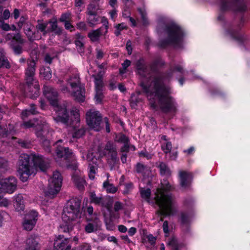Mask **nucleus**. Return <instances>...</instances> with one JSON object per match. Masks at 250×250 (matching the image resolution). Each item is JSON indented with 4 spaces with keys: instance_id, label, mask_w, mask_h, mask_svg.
<instances>
[{
    "instance_id": "obj_1",
    "label": "nucleus",
    "mask_w": 250,
    "mask_h": 250,
    "mask_svg": "<svg viewBox=\"0 0 250 250\" xmlns=\"http://www.w3.org/2000/svg\"><path fill=\"white\" fill-rule=\"evenodd\" d=\"M136 67L138 73L144 77L141 85L146 93L151 106L155 109L159 107L165 113H175L176 104L169 96V87L166 85L170 76L160 73L153 65L146 66L143 60L138 61Z\"/></svg>"
},
{
    "instance_id": "obj_2",
    "label": "nucleus",
    "mask_w": 250,
    "mask_h": 250,
    "mask_svg": "<svg viewBox=\"0 0 250 250\" xmlns=\"http://www.w3.org/2000/svg\"><path fill=\"white\" fill-rule=\"evenodd\" d=\"M43 93L45 97L50 104L54 107L56 116L54 119L56 122H61L64 124L78 123L80 122V113L76 107H73L71 111V116H69L66 104H58V93L57 91L49 86H45L43 88Z\"/></svg>"
},
{
    "instance_id": "obj_3",
    "label": "nucleus",
    "mask_w": 250,
    "mask_h": 250,
    "mask_svg": "<svg viewBox=\"0 0 250 250\" xmlns=\"http://www.w3.org/2000/svg\"><path fill=\"white\" fill-rule=\"evenodd\" d=\"M81 201L77 198H72L66 204L62 214V222L60 226L61 232H67L73 227L80 222L83 214L81 211Z\"/></svg>"
},
{
    "instance_id": "obj_4",
    "label": "nucleus",
    "mask_w": 250,
    "mask_h": 250,
    "mask_svg": "<svg viewBox=\"0 0 250 250\" xmlns=\"http://www.w3.org/2000/svg\"><path fill=\"white\" fill-rule=\"evenodd\" d=\"M170 189L171 186L168 183L166 186L163 184L162 188H158L155 193V200L160 208L158 212L161 216L173 215L176 211L174 199L168 191Z\"/></svg>"
},
{
    "instance_id": "obj_5",
    "label": "nucleus",
    "mask_w": 250,
    "mask_h": 250,
    "mask_svg": "<svg viewBox=\"0 0 250 250\" xmlns=\"http://www.w3.org/2000/svg\"><path fill=\"white\" fill-rule=\"evenodd\" d=\"M32 160L34 163L36 171H41L44 172L48 165L46 163L43 158L41 156L32 155L29 156L26 154L21 155L18 162V172H29V161Z\"/></svg>"
},
{
    "instance_id": "obj_6",
    "label": "nucleus",
    "mask_w": 250,
    "mask_h": 250,
    "mask_svg": "<svg viewBox=\"0 0 250 250\" xmlns=\"http://www.w3.org/2000/svg\"><path fill=\"white\" fill-rule=\"evenodd\" d=\"M67 85L70 87H63L62 91L64 93H69L80 102H83L85 100V88L81 83L79 75L75 73L70 77L67 80Z\"/></svg>"
},
{
    "instance_id": "obj_7",
    "label": "nucleus",
    "mask_w": 250,
    "mask_h": 250,
    "mask_svg": "<svg viewBox=\"0 0 250 250\" xmlns=\"http://www.w3.org/2000/svg\"><path fill=\"white\" fill-rule=\"evenodd\" d=\"M17 182L14 177L0 179V194L2 192L12 194L16 190ZM10 204V201L6 198L0 195V207H7Z\"/></svg>"
},
{
    "instance_id": "obj_8",
    "label": "nucleus",
    "mask_w": 250,
    "mask_h": 250,
    "mask_svg": "<svg viewBox=\"0 0 250 250\" xmlns=\"http://www.w3.org/2000/svg\"><path fill=\"white\" fill-rule=\"evenodd\" d=\"M48 182L45 194L48 197L54 198L60 191L62 186V177L61 173H52L49 175Z\"/></svg>"
},
{
    "instance_id": "obj_9",
    "label": "nucleus",
    "mask_w": 250,
    "mask_h": 250,
    "mask_svg": "<svg viewBox=\"0 0 250 250\" xmlns=\"http://www.w3.org/2000/svg\"><path fill=\"white\" fill-rule=\"evenodd\" d=\"M168 39L164 42H162L160 45L165 47L166 45L172 44L178 45L182 41L183 33L181 28L176 24L171 23L167 28Z\"/></svg>"
},
{
    "instance_id": "obj_10",
    "label": "nucleus",
    "mask_w": 250,
    "mask_h": 250,
    "mask_svg": "<svg viewBox=\"0 0 250 250\" xmlns=\"http://www.w3.org/2000/svg\"><path fill=\"white\" fill-rule=\"evenodd\" d=\"M102 117L98 111L90 109L86 112V121L88 126L95 131H99L101 129V123Z\"/></svg>"
},
{
    "instance_id": "obj_11",
    "label": "nucleus",
    "mask_w": 250,
    "mask_h": 250,
    "mask_svg": "<svg viewBox=\"0 0 250 250\" xmlns=\"http://www.w3.org/2000/svg\"><path fill=\"white\" fill-rule=\"evenodd\" d=\"M22 125L26 128L35 127L38 137L41 136L42 134V132L47 131L48 128L47 124L42 120H30L24 122Z\"/></svg>"
},
{
    "instance_id": "obj_12",
    "label": "nucleus",
    "mask_w": 250,
    "mask_h": 250,
    "mask_svg": "<svg viewBox=\"0 0 250 250\" xmlns=\"http://www.w3.org/2000/svg\"><path fill=\"white\" fill-rule=\"evenodd\" d=\"M115 146L113 143L111 142H107L104 148V151L98 149V153L100 157H103L105 156L107 154L108 155V157L110 158V160L108 159V163L111 165V162H113L114 164H116L118 162L117 157V152L114 149Z\"/></svg>"
},
{
    "instance_id": "obj_13",
    "label": "nucleus",
    "mask_w": 250,
    "mask_h": 250,
    "mask_svg": "<svg viewBox=\"0 0 250 250\" xmlns=\"http://www.w3.org/2000/svg\"><path fill=\"white\" fill-rule=\"evenodd\" d=\"M38 213L35 210H31L25 216L22 223L24 229L31 230L35 227L38 219Z\"/></svg>"
},
{
    "instance_id": "obj_14",
    "label": "nucleus",
    "mask_w": 250,
    "mask_h": 250,
    "mask_svg": "<svg viewBox=\"0 0 250 250\" xmlns=\"http://www.w3.org/2000/svg\"><path fill=\"white\" fill-rule=\"evenodd\" d=\"M25 93L26 96L31 99L37 98L40 94V86L38 82L35 81L31 83H26Z\"/></svg>"
},
{
    "instance_id": "obj_15",
    "label": "nucleus",
    "mask_w": 250,
    "mask_h": 250,
    "mask_svg": "<svg viewBox=\"0 0 250 250\" xmlns=\"http://www.w3.org/2000/svg\"><path fill=\"white\" fill-rule=\"evenodd\" d=\"M221 9L223 10L230 9L240 11L245 10V6L241 0H234L231 2L223 1L221 4Z\"/></svg>"
},
{
    "instance_id": "obj_16",
    "label": "nucleus",
    "mask_w": 250,
    "mask_h": 250,
    "mask_svg": "<svg viewBox=\"0 0 250 250\" xmlns=\"http://www.w3.org/2000/svg\"><path fill=\"white\" fill-rule=\"evenodd\" d=\"M160 142L161 143V148L163 151L166 154H170V159L175 160L177 156V152L176 151L171 153L172 149L171 143L169 141L167 137L165 135L161 136Z\"/></svg>"
},
{
    "instance_id": "obj_17",
    "label": "nucleus",
    "mask_w": 250,
    "mask_h": 250,
    "mask_svg": "<svg viewBox=\"0 0 250 250\" xmlns=\"http://www.w3.org/2000/svg\"><path fill=\"white\" fill-rule=\"evenodd\" d=\"M36 63L34 60H31L27 62V67L25 70V79L26 83H31L35 82L34 76L36 71Z\"/></svg>"
},
{
    "instance_id": "obj_18",
    "label": "nucleus",
    "mask_w": 250,
    "mask_h": 250,
    "mask_svg": "<svg viewBox=\"0 0 250 250\" xmlns=\"http://www.w3.org/2000/svg\"><path fill=\"white\" fill-rule=\"evenodd\" d=\"M54 250H70L71 246L68 245V239L59 235L54 241Z\"/></svg>"
},
{
    "instance_id": "obj_19",
    "label": "nucleus",
    "mask_w": 250,
    "mask_h": 250,
    "mask_svg": "<svg viewBox=\"0 0 250 250\" xmlns=\"http://www.w3.org/2000/svg\"><path fill=\"white\" fill-rule=\"evenodd\" d=\"M86 159L89 162V172H95L98 170V167H99V165H101V160L97 159L95 156H93V153L88 152L86 156Z\"/></svg>"
},
{
    "instance_id": "obj_20",
    "label": "nucleus",
    "mask_w": 250,
    "mask_h": 250,
    "mask_svg": "<svg viewBox=\"0 0 250 250\" xmlns=\"http://www.w3.org/2000/svg\"><path fill=\"white\" fill-rule=\"evenodd\" d=\"M62 142V140H59L56 143V145H57L55 150L56 156L58 158L64 157L66 159H68L71 156L72 157H73L74 156L73 153L71 151H69L68 147H63L57 145L59 142Z\"/></svg>"
},
{
    "instance_id": "obj_21",
    "label": "nucleus",
    "mask_w": 250,
    "mask_h": 250,
    "mask_svg": "<svg viewBox=\"0 0 250 250\" xmlns=\"http://www.w3.org/2000/svg\"><path fill=\"white\" fill-rule=\"evenodd\" d=\"M13 204L16 211H21L24 210L25 205L23 198L21 194H19L14 196Z\"/></svg>"
},
{
    "instance_id": "obj_22",
    "label": "nucleus",
    "mask_w": 250,
    "mask_h": 250,
    "mask_svg": "<svg viewBox=\"0 0 250 250\" xmlns=\"http://www.w3.org/2000/svg\"><path fill=\"white\" fill-rule=\"evenodd\" d=\"M90 198L92 203L105 207L108 210H110V205H105V199L101 196H97L94 192H91L90 193Z\"/></svg>"
},
{
    "instance_id": "obj_23",
    "label": "nucleus",
    "mask_w": 250,
    "mask_h": 250,
    "mask_svg": "<svg viewBox=\"0 0 250 250\" xmlns=\"http://www.w3.org/2000/svg\"><path fill=\"white\" fill-rule=\"evenodd\" d=\"M37 237L31 236L26 241L25 243V250H37L36 247L38 244Z\"/></svg>"
},
{
    "instance_id": "obj_24",
    "label": "nucleus",
    "mask_w": 250,
    "mask_h": 250,
    "mask_svg": "<svg viewBox=\"0 0 250 250\" xmlns=\"http://www.w3.org/2000/svg\"><path fill=\"white\" fill-rule=\"evenodd\" d=\"M180 184L181 187L186 188L188 187L191 180V177L189 173H180Z\"/></svg>"
},
{
    "instance_id": "obj_25",
    "label": "nucleus",
    "mask_w": 250,
    "mask_h": 250,
    "mask_svg": "<svg viewBox=\"0 0 250 250\" xmlns=\"http://www.w3.org/2000/svg\"><path fill=\"white\" fill-rule=\"evenodd\" d=\"M100 21V17L97 14L86 15V22L91 27H94Z\"/></svg>"
},
{
    "instance_id": "obj_26",
    "label": "nucleus",
    "mask_w": 250,
    "mask_h": 250,
    "mask_svg": "<svg viewBox=\"0 0 250 250\" xmlns=\"http://www.w3.org/2000/svg\"><path fill=\"white\" fill-rule=\"evenodd\" d=\"M104 74V72L100 71L97 75L94 76L95 78L94 83L95 86V90H103V82L102 77Z\"/></svg>"
},
{
    "instance_id": "obj_27",
    "label": "nucleus",
    "mask_w": 250,
    "mask_h": 250,
    "mask_svg": "<svg viewBox=\"0 0 250 250\" xmlns=\"http://www.w3.org/2000/svg\"><path fill=\"white\" fill-rule=\"evenodd\" d=\"M47 23L48 24H50V27L48 28L50 31L54 32L57 34H60L61 33L62 29L61 28L58 27L56 19H52Z\"/></svg>"
},
{
    "instance_id": "obj_28",
    "label": "nucleus",
    "mask_w": 250,
    "mask_h": 250,
    "mask_svg": "<svg viewBox=\"0 0 250 250\" xmlns=\"http://www.w3.org/2000/svg\"><path fill=\"white\" fill-rule=\"evenodd\" d=\"M167 245L171 247V250H182L184 248V245L179 244L177 240L173 237L168 242Z\"/></svg>"
},
{
    "instance_id": "obj_29",
    "label": "nucleus",
    "mask_w": 250,
    "mask_h": 250,
    "mask_svg": "<svg viewBox=\"0 0 250 250\" xmlns=\"http://www.w3.org/2000/svg\"><path fill=\"white\" fill-rule=\"evenodd\" d=\"M102 27L98 28L96 30H94L88 33V37L90 38V40L92 42L97 41L102 35L101 29Z\"/></svg>"
},
{
    "instance_id": "obj_30",
    "label": "nucleus",
    "mask_w": 250,
    "mask_h": 250,
    "mask_svg": "<svg viewBox=\"0 0 250 250\" xmlns=\"http://www.w3.org/2000/svg\"><path fill=\"white\" fill-rule=\"evenodd\" d=\"M72 179L75 185L80 190H82L83 188L85 183L83 178L74 174L72 176Z\"/></svg>"
},
{
    "instance_id": "obj_31",
    "label": "nucleus",
    "mask_w": 250,
    "mask_h": 250,
    "mask_svg": "<svg viewBox=\"0 0 250 250\" xmlns=\"http://www.w3.org/2000/svg\"><path fill=\"white\" fill-rule=\"evenodd\" d=\"M1 67H5L6 68H9L10 64L4 56V52L3 50L0 49V68Z\"/></svg>"
},
{
    "instance_id": "obj_32",
    "label": "nucleus",
    "mask_w": 250,
    "mask_h": 250,
    "mask_svg": "<svg viewBox=\"0 0 250 250\" xmlns=\"http://www.w3.org/2000/svg\"><path fill=\"white\" fill-rule=\"evenodd\" d=\"M99 9L98 6L93 2L89 3L87 7L86 15L97 14V11Z\"/></svg>"
},
{
    "instance_id": "obj_33",
    "label": "nucleus",
    "mask_w": 250,
    "mask_h": 250,
    "mask_svg": "<svg viewBox=\"0 0 250 250\" xmlns=\"http://www.w3.org/2000/svg\"><path fill=\"white\" fill-rule=\"evenodd\" d=\"M47 22H39L36 26L38 31L42 33L45 35L46 33L50 32V30L47 27Z\"/></svg>"
},
{
    "instance_id": "obj_34",
    "label": "nucleus",
    "mask_w": 250,
    "mask_h": 250,
    "mask_svg": "<svg viewBox=\"0 0 250 250\" xmlns=\"http://www.w3.org/2000/svg\"><path fill=\"white\" fill-rule=\"evenodd\" d=\"M30 107V110L26 109L22 112L21 118L23 120L25 119L31 114L34 115L37 114V111L36 110L35 105L34 104H31Z\"/></svg>"
},
{
    "instance_id": "obj_35",
    "label": "nucleus",
    "mask_w": 250,
    "mask_h": 250,
    "mask_svg": "<svg viewBox=\"0 0 250 250\" xmlns=\"http://www.w3.org/2000/svg\"><path fill=\"white\" fill-rule=\"evenodd\" d=\"M99 226L98 221L96 220L94 223H88L85 227V230L87 233H91L97 230Z\"/></svg>"
},
{
    "instance_id": "obj_36",
    "label": "nucleus",
    "mask_w": 250,
    "mask_h": 250,
    "mask_svg": "<svg viewBox=\"0 0 250 250\" xmlns=\"http://www.w3.org/2000/svg\"><path fill=\"white\" fill-rule=\"evenodd\" d=\"M40 75L44 79L49 80L51 78V73L49 67H42L40 69Z\"/></svg>"
},
{
    "instance_id": "obj_37",
    "label": "nucleus",
    "mask_w": 250,
    "mask_h": 250,
    "mask_svg": "<svg viewBox=\"0 0 250 250\" xmlns=\"http://www.w3.org/2000/svg\"><path fill=\"white\" fill-rule=\"evenodd\" d=\"M103 187L105 189L106 192L109 193H114L117 190V188L112 184H109L108 181L103 183Z\"/></svg>"
},
{
    "instance_id": "obj_38",
    "label": "nucleus",
    "mask_w": 250,
    "mask_h": 250,
    "mask_svg": "<svg viewBox=\"0 0 250 250\" xmlns=\"http://www.w3.org/2000/svg\"><path fill=\"white\" fill-rule=\"evenodd\" d=\"M140 191L141 197L148 202L151 195L150 189L149 188H141Z\"/></svg>"
},
{
    "instance_id": "obj_39",
    "label": "nucleus",
    "mask_w": 250,
    "mask_h": 250,
    "mask_svg": "<svg viewBox=\"0 0 250 250\" xmlns=\"http://www.w3.org/2000/svg\"><path fill=\"white\" fill-rule=\"evenodd\" d=\"M96 94L95 96V102L97 104H101L104 98V95L103 93V90H95Z\"/></svg>"
},
{
    "instance_id": "obj_40",
    "label": "nucleus",
    "mask_w": 250,
    "mask_h": 250,
    "mask_svg": "<svg viewBox=\"0 0 250 250\" xmlns=\"http://www.w3.org/2000/svg\"><path fill=\"white\" fill-rule=\"evenodd\" d=\"M8 218L9 215L6 212L3 210H0V227L3 226L4 223L6 222Z\"/></svg>"
},
{
    "instance_id": "obj_41",
    "label": "nucleus",
    "mask_w": 250,
    "mask_h": 250,
    "mask_svg": "<svg viewBox=\"0 0 250 250\" xmlns=\"http://www.w3.org/2000/svg\"><path fill=\"white\" fill-rule=\"evenodd\" d=\"M228 34L232 38H233L234 39L239 41V42H241L243 41V37L242 36V35L241 34H240L239 32H234V31H232V32H228Z\"/></svg>"
},
{
    "instance_id": "obj_42",
    "label": "nucleus",
    "mask_w": 250,
    "mask_h": 250,
    "mask_svg": "<svg viewBox=\"0 0 250 250\" xmlns=\"http://www.w3.org/2000/svg\"><path fill=\"white\" fill-rule=\"evenodd\" d=\"M33 26L32 25H27L24 29L25 33L30 40H34V33L33 31Z\"/></svg>"
},
{
    "instance_id": "obj_43",
    "label": "nucleus",
    "mask_w": 250,
    "mask_h": 250,
    "mask_svg": "<svg viewBox=\"0 0 250 250\" xmlns=\"http://www.w3.org/2000/svg\"><path fill=\"white\" fill-rule=\"evenodd\" d=\"M71 13L70 12H67L63 13L60 19V21L61 22H68L71 19Z\"/></svg>"
},
{
    "instance_id": "obj_44",
    "label": "nucleus",
    "mask_w": 250,
    "mask_h": 250,
    "mask_svg": "<svg viewBox=\"0 0 250 250\" xmlns=\"http://www.w3.org/2000/svg\"><path fill=\"white\" fill-rule=\"evenodd\" d=\"M2 9L0 8V19L4 21V20H7L10 18V12L9 10L5 9L2 12Z\"/></svg>"
},
{
    "instance_id": "obj_45",
    "label": "nucleus",
    "mask_w": 250,
    "mask_h": 250,
    "mask_svg": "<svg viewBox=\"0 0 250 250\" xmlns=\"http://www.w3.org/2000/svg\"><path fill=\"white\" fill-rule=\"evenodd\" d=\"M116 30L115 31V34L118 36L120 35L121 31L125 29H126V26L125 23H122L118 24L115 26Z\"/></svg>"
},
{
    "instance_id": "obj_46",
    "label": "nucleus",
    "mask_w": 250,
    "mask_h": 250,
    "mask_svg": "<svg viewBox=\"0 0 250 250\" xmlns=\"http://www.w3.org/2000/svg\"><path fill=\"white\" fill-rule=\"evenodd\" d=\"M130 61L126 60L122 64V68L120 69V73L121 74H124L126 71V68L130 65Z\"/></svg>"
},
{
    "instance_id": "obj_47",
    "label": "nucleus",
    "mask_w": 250,
    "mask_h": 250,
    "mask_svg": "<svg viewBox=\"0 0 250 250\" xmlns=\"http://www.w3.org/2000/svg\"><path fill=\"white\" fill-rule=\"evenodd\" d=\"M7 161L2 158H0V171L7 170Z\"/></svg>"
},
{
    "instance_id": "obj_48",
    "label": "nucleus",
    "mask_w": 250,
    "mask_h": 250,
    "mask_svg": "<svg viewBox=\"0 0 250 250\" xmlns=\"http://www.w3.org/2000/svg\"><path fill=\"white\" fill-rule=\"evenodd\" d=\"M33 173H19V178L22 182H25L27 181L29 177Z\"/></svg>"
},
{
    "instance_id": "obj_49",
    "label": "nucleus",
    "mask_w": 250,
    "mask_h": 250,
    "mask_svg": "<svg viewBox=\"0 0 250 250\" xmlns=\"http://www.w3.org/2000/svg\"><path fill=\"white\" fill-rule=\"evenodd\" d=\"M157 166L159 168L161 172H167L169 170V168L164 163L159 162L157 164Z\"/></svg>"
},
{
    "instance_id": "obj_50",
    "label": "nucleus",
    "mask_w": 250,
    "mask_h": 250,
    "mask_svg": "<svg viewBox=\"0 0 250 250\" xmlns=\"http://www.w3.org/2000/svg\"><path fill=\"white\" fill-rule=\"evenodd\" d=\"M76 27L77 29L81 31H86L87 30V26L84 21H80L76 24Z\"/></svg>"
},
{
    "instance_id": "obj_51",
    "label": "nucleus",
    "mask_w": 250,
    "mask_h": 250,
    "mask_svg": "<svg viewBox=\"0 0 250 250\" xmlns=\"http://www.w3.org/2000/svg\"><path fill=\"white\" fill-rule=\"evenodd\" d=\"M136 170L137 172H143L144 171L148 170L147 167L146 166H145L141 163H138L136 165Z\"/></svg>"
},
{
    "instance_id": "obj_52",
    "label": "nucleus",
    "mask_w": 250,
    "mask_h": 250,
    "mask_svg": "<svg viewBox=\"0 0 250 250\" xmlns=\"http://www.w3.org/2000/svg\"><path fill=\"white\" fill-rule=\"evenodd\" d=\"M0 28L5 31H9L11 29L10 25L4 22L3 21L0 19Z\"/></svg>"
},
{
    "instance_id": "obj_53",
    "label": "nucleus",
    "mask_w": 250,
    "mask_h": 250,
    "mask_svg": "<svg viewBox=\"0 0 250 250\" xmlns=\"http://www.w3.org/2000/svg\"><path fill=\"white\" fill-rule=\"evenodd\" d=\"M84 133V130L83 129H80L75 131L73 134V138H80L82 137Z\"/></svg>"
},
{
    "instance_id": "obj_54",
    "label": "nucleus",
    "mask_w": 250,
    "mask_h": 250,
    "mask_svg": "<svg viewBox=\"0 0 250 250\" xmlns=\"http://www.w3.org/2000/svg\"><path fill=\"white\" fill-rule=\"evenodd\" d=\"M75 44L76 45V47H77V49L78 50L79 52L80 53L83 52V43L81 41L78 40V41H76Z\"/></svg>"
},
{
    "instance_id": "obj_55",
    "label": "nucleus",
    "mask_w": 250,
    "mask_h": 250,
    "mask_svg": "<svg viewBox=\"0 0 250 250\" xmlns=\"http://www.w3.org/2000/svg\"><path fill=\"white\" fill-rule=\"evenodd\" d=\"M101 22L105 28V32L107 33L108 29V21L107 19L105 17H102L101 18Z\"/></svg>"
},
{
    "instance_id": "obj_56",
    "label": "nucleus",
    "mask_w": 250,
    "mask_h": 250,
    "mask_svg": "<svg viewBox=\"0 0 250 250\" xmlns=\"http://www.w3.org/2000/svg\"><path fill=\"white\" fill-rule=\"evenodd\" d=\"M13 41H16L18 43H21L23 42V40L22 39L21 35L19 33L14 34Z\"/></svg>"
},
{
    "instance_id": "obj_57",
    "label": "nucleus",
    "mask_w": 250,
    "mask_h": 250,
    "mask_svg": "<svg viewBox=\"0 0 250 250\" xmlns=\"http://www.w3.org/2000/svg\"><path fill=\"white\" fill-rule=\"evenodd\" d=\"M188 216L187 215V214H186L184 213H182L181 214V216H180L181 222L182 224H184V223L188 222Z\"/></svg>"
},
{
    "instance_id": "obj_58",
    "label": "nucleus",
    "mask_w": 250,
    "mask_h": 250,
    "mask_svg": "<svg viewBox=\"0 0 250 250\" xmlns=\"http://www.w3.org/2000/svg\"><path fill=\"white\" fill-rule=\"evenodd\" d=\"M64 27L66 29L69 30L70 31H73L75 30L74 27L72 25L69 21L64 23Z\"/></svg>"
},
{
    "instance_id": "obj_59",
    "label": "nucleus",
    "mask_w": 250,
    "mask_h": 250,
    "mask_svg": "<svg viewBox=\"0 0 250 250\" xmlns=\"http://www.w3.org/2000/svg\"><path fill=\"white\" fill-rule=\"evenodd\" d=\"M164 232L165 233V236L167 237L168 234V223L167 221H165L163 226Z\"/></svg>"
},
{
    "instance_id": "obj_60",
    "label": "nucleus",
    "mask_w": 250,
    "mask_h": 250,
    "mask_svg": "<svg viewBox=\"0 0 250 250\" xmlns=\"http://www.w3.org/2000/svg\"><path fill=\"white\" fill-rule=\"evenodd\" d=\"M13 49L15 53L17 54H21L22 52L21 47L19 45L15 46H13Z\"/></svg>"
},
{
    "instance_id": "obj_61",
    "label": "nucleus",
    "mask_w": 250,
    "mask_h": 250,
    "mask_svg": "<svg viewBox=\"0 0 250 250\" xmlns=\"http://www.w3.org/2000/svg\"><path fill=\"white\" fill-rule=\"evenodd\" d=\"M119 141L123 143L124 144L128 143V138L125 135H121L119 138Z\"/></svg>"
},
{
    "instance_id": "obj_62",
    "label": "nucleus",
    "mask_w": 250,
    "mask_h": 250,
    "mask_svg": "<svg viewBox=\"0 0 250 250\" xmlns=\"http://www.w3.org/2000/svg\"><path fill=\"white\" fill-rule=\"evenodd\" d=\"M140 156L146 157L147 159H150L152 158V155L146 151H141L139 153Z\"/></svg>"
},
{
    "instance_id": "obj_63",
    "label": "nucleus",
    "mask_w": 250,
    "mask_h": 250,
    "mask_svg": "<svg viewBox=\"0 0 250 250\" xmlns=\"http://www.w3.org/2000/svg\"><path fill=\"white\" fill-rule=\"evenodd\" d=\"M109 14H110V18L113 21H115V19L116 18L117 16V11L115 10V9H114L113 10H111V11H110Z\"/></svg>"
},
{
    "instance_id": "obj_64",
    "label": "nucleus",
    "mask_w": 250,
    "mask_h": 250,
    "mask_svg": "<svg viewBox=\"0 0 250 250\" xmlns=\"http://www.w3.org/2000/svg\"><path fill=\"white\" fill-rule=\"evenodd\" d=\"M123 208L122 204L120 202H116L114 205V209L115 211H118L121 210Z\"/></svg>"
}]
</instances>
